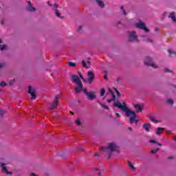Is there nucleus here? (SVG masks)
Instances as JSON below:
<instances>
[{"instance_id": "1", "label": "nucleus", "mask_w": 176, "mask_h": 176, "mask_svg": "<svg viewBox=\"0 0 176 176\" xmlns=\"http://www.w3.org/2000/svg\"><path fill=\"white\" fill-rule=\"evenodd\" d=\"M72 78L73 82L76 83L77 86L74 87V90L77 94H79L80 91H83L85 96H87L88 100L90 101H93V100H96V92L94 91H87V88L83 89V84L79 77L76 75H72Z\"/></svg>"}, {"instance_id": "2", "label": "nucleus", "mask_w": 176, "mask_h": 176, "mask_svg": "<svg viewBox=\"0 0 176 176\" xmlns=\"http://www.w3.org/2000/svg\"><path fill=\"white\" fill-rule=\"evenodd\" d=\"M116 108H118V109H120L122 112H125V116L127 118H129V122L131 124H133V123H138L139 120L136 119L137 114H135V112L130 110L129 107H127V104H126V102H122L121 103L119 101H117L113 104Z\"/></svg>"}, {"instance_id": "3", "label": "nucleus", "mask_w": 176, "mask_h": 176, "mask_svg": "<svg viewBox=\"0 0 176 176\" xmlns=\"http://www.w3.org/2000/svg\"><path fill=\"white\" fill-rule=\"evenodd\" d=\"M100 151L101 152H106L107 154V159H111L113 152H116L119 149V146L115 142H110L106 147H100Z\"/></svg>"}, {"instance_id": "4", "label": "nucleus", "mask_w": 176, "mask_h": 176, "mask_svg": "<svg viewBox=\"0 0 176 176\" xmlns=\"http://www.w3.org/2000/svg\"><path fill=\"white\" fill-rule=\"evenodd\" d=\"M144 64L148 67H152V68H157V65L153 63V60H152V58H149V56L145 58Z\"/></svg>"}, {"instance_id": "5", "label": "nucleus", "mask_w": 176, "mask_h": 176, "mask_svg": "<svg viewBox=\"0 0 176 176\" xmlns=\"http://www.w3.org/2000/svg\"><path fill=\"white\" fill-rule=\"evenodd\" d=\"M137 28H140V30H144L145 32H149V29L146 28L145 23H144L142 21H140L139 23L135 24Z\"/></svg>"}, {"instance_id": "6", "label": "nucleus", "mask_w": 176, "mask_h": 176, "mask_svg": "<svg viewBox=\"0 0 176 176\" xmlns=\"http://www.w3.org/2000/svg\"><path fill=\"white\" fill-rule=\"evenodd\" d=\"M58 100H60V97L56 96L54 102L49 108V111H53V109H56V108H57V107L58 106Z\"/></svg>"}, {"instance_id": "7", "label": "nucleus", "mask_w": 176, "mask_h": 176, "mask_svg": "<svg viewBox=\"0 0 176 176\" xmlns=\"http://www.w3.org/2000/svg\"><path fill=\"white\" fill-rule=\"evenodd\" d=\"M128 35L129 42H133L134 41H138V38H137V34H135V32H129L128 33Z\"/></svg>"}, {"instance_id": "8", "label": "nucleus", "mask_w": 176, "mask_h": 176, "mask_svg": "<svg viewBox=\"0 0 176 176\" xmlns=\"http://www.w3.org/2000/svg\"><path fill=\"white\" fill-rule=\"evenodd\" d=\"M87 75H88V83H89V85H91V83H93L94 80V73H93V72L91 71H89L87 72Z\"/></svg>"}, {"instance_id": "9", "label": "nucleus", "mask_w": 176, "mask_h": 176, "mask_svg": "<svg viewBox=\"0 0 176 176\" xmlns=\"http://www.w3.org/2000/svg\"><path fill=\"white\" fill-rule=\"evenodd\" d=\"M28 93L32 96V100H35L36 98V95L35 94V90L32 89V87H29Z\"/></svg>"}, {"instance_id": "10", "label": "nucleus", "mask_w": 176, "mask_h": 176, "mask_svg": "<svg viewBox=\"0 0 176 176\" xmlns=\"http://www.w3.org/2000/svg\"><path fill=\"white\" fill-rule=\"evenodd\" d=\"M27 10H28V12H35L36 10L35 8L32 6V3L30 1H28Z\"/></svg>"}, {"instance_id": "11", "label": "nucleus", "mask_w": 176, "mask_h": 176, "mask_svg": "<svg viewBox=\"0 0 176 176\" xmlns=\"http://www.w3.org/2000/svg\"><path fill=\"white\" fill-rule=\"evenodd\" d=\"M1 167L3 173H5L7 175H12V172L8 171V168L5 166V164L2 163Z\"/></svg>"}, {"instance_id": "12", "label": "nucleus", "mask_w": 176, "mask_h": 176, "mask_svg": "<svg viewBox=\"0 0 176 176\" xmlns=\"http://www.w3.org/2000/svg\"><path fill=\"white\" fill-rule=\"evenodd\" d=\"M143 129H144V130H146V131H149V130H151V124L149 123H145L143 124L142 126Z\"/></svg>"}, {"instance_id": "13", "label": "nucleus", "mask_w": 176, "mask_h": 176, "mask_svg": "<svg viewBox=\"0 0 176 176\" xmlns=\"http://www.w3.org/2000/svg\"><path fill=\"white\" fill-rule=\"evenodd\" d=\"M169 18L172 19L174 23H176L175 12H172L169 14Z\"/></svg>"}, {"instance_id": "14", "label": "nucleus", "mask_w": 176, "mask_h": 176, "mask_svg": "<svg viewBox=\"0 0 176 176\" xmlns=\"http://www.w3.org/2000/svg\"><path fill=\"white\" fill-rule=\"evenodd\" d=\"M134 107L136 109V112H142V108L140 104H135Z\"/></svg>"}, {"instance_id": "15", "label": "nucleus", "mask_w": 176, "mask_h": 176, "mask_svg": "<svg viewBox=\"0 0 176 176\" xmlns=\"http://www.w3.org/2000/svg\"><path fill=\"white\" fill-rule=\"evenodd\" d=\"M168 52L169 53L170 57H176V52H174L171 50H168Z\"/></svg>"}, {"instance_id": "16", "label": "nucleus", "mask_w": 176, "mask_h": 176, "mask_svg": "<svg viewBox=\"0 0 176 176\" xmlns=\"http://www.w3.org/2000/svg\"><path fill=\"white\" fill-rule=\"evenodd\" d=\"M164 130V128L158 127L157 131H156L157 135H160V134H162V131H163Z\"/></svg>"}, {"instance_id": "17", "label": "nucleus", "mask_w": 176, "mask_h": 176, "mask_svg": "<svg viewBox=\"0 0 176 176\" xmlns=\"http://www.w3.org/2000/svg\"><path fill=\"white\" fill-rule=\"evenodd\" d=\"M96 3H98L100 8H104V6H105L104 4V2H102L100 0H96Z\"/></svg>"}, {"instance_id": "18", "label": "nucleus", "mask_w": 176, "mask_h": 176, "mask_svg": "<svg viewBox=\"0 0 176 176\" xmlns=\"http://www.w3.org/2000/svg\"><path fill=\"white\" fill-rule=\"evenodd\" d=\"M55 14L57 17H58L59 19H62L61 17V14L58 12V10L55 9Z\"/></svg>"}, {"instance_id": "19", "label": "nucleus", "mask_w": 176, "mask_h": 176, "mask_svg": "<svg viewBox=\"0 0 176 176\" xmlns=\"http://www.w3.org/2000/svg\"><path fill=\"white\" fill-rule=\"evenodd\" d=\"M67 65H69V67H72V68H75V67H76V63L74 62H69Z\"/></svg>"}, {"instance_id": "20", "label": "nucleus", "mask_w": 176, "mask_h": 176, "mask_svg": "<svg viewBox=\"0 0 176 176\" xmlns=\"http://www.w3.org/2000/svg\"><path fill=\"white\" fill-rule=\"evenodd\" d=\"M128 164H129V166L131 168V170H132V171L135 170V168L134 167V165H133V164H131L130 162H129Z\"/></svg>"}, {"instance_id": "21", "label": "nucleus", "mask_w": 176, "mask_h": 176, "mask_svg": "<svg viewBox=\"0 0 176 176\" xmlns=\"http://www.w3.org/2000/svg\"><path fill=\"white\" fill-rule=\"evenodd\" d=\"M95 171H96V174H98V175H101V173H102L103 169L102 168H101V169L96 168L95 170Z\"/></svg>"}, {"instance_id": "22", "label": "nucleus", "mask_w": 176, "mask_h": 176, "mask_svg": "<svg viewBox=\"0 0 176 176\" xmlns=\"http://www.w3.org/2000/svg\"><path fill=\"white\" fill-rule=\"evenodd\" d=\"M100 106L102 107V108L103 109H107L109 110V107H108V105L105 104H100Z\"/></svg>"}, {"instance_id": "23", "label": "nucleus", "mask_w": 176, "mask_h": 176, "mask_svg": "<svg viewBox=\"0 0 176 176\" xmlns=\"http://www.w3.org/2000/svg\"><path fill=\"white\" fill-rule=\"evenodd\" d=\"M120 10L122 12V14H124V16H126V10H124V8L123 7V6H122L120 7Z\"/></svg>"}, {"instance_id": "24", "label": "nucleus", "mask_w": 176, "mask_h": 176, "mask_svg": "<svg viewBox=\"0 0 176 176\" xmlns=\"http://www.w3.org/2000/svg\"><path fill=\"white\" fill-rule=\"evenodd\" d=\"M164 72H166V74H170L173 72V71L168 68H165L164 69Z\"/></svg>"}, {"instance_id": "25", "label": "nucleus", "mask_w": 176, "mask_h": 176, "mask_svg": "<svg viewBox=\"0 0 176 176\" xmlns=\"http://www.w3.org/2000/svg\"><path fill=\"white\" fill-rule=\"evenodd\" d=\"M105 94V89L102 88L101 90H100V96L101 97H104V95Z\"/></svg>"}, {"instance_id": "26", "label": "nucleus", "mask_w": 176, "mask_h": 176, "mask_svg": "<svg viewBox=\"0 0 176 176\" xmlns=\"http://www.w3.org/2000/svg\"><path fill=\"white\" fill-rule=\"evenodd\" d=\"M115 98H116L115 94H113V98L107 100V102H112V101H115Z\"/></svg>"}, {"instance_id": "27", "label": "nucleus", "mask_w": 176, "mask_h": 176, "mask_svg": "<svg viewBox=\"0 0 176 176\" xmlns=\"http://www.w3.org/2000/svg\"><path fill=\"white\" fill-rule=\"evenodd\" d=\"M81 64H82L83 68H87V64L86 63V61L82 60Z\"/></svg>"}, {"instance_id": "28", "label": "nucleus", "mask_w": 176, "mask_h": 176, "mask_svg": "<svg viewBox=\"0 0 176 176\" xmlns=\"http://www.w3.org/2000/svg\"><path fill=\"white\" fill-rule=\"evenodd\" d=\"M76 124L77 126H80V124H82V122H80V119H77V120H76Z\"/></svg>"}, {"instance_id": "29", "label": "nucleus", "mask_w": 176, "mask_h": 176, "mask_svg": "<svg viewBox=\"0 0 176 176\" xmlns=\"http://www.w3.org/2000/svg\"><path fill=\"white\" fill-rule=\"evenodd\" d=\"M0 86L1 87H5L6 86V82H5L4 81H1L0 83Z\"/></svg>"}, {"instance_id": "30", "label": "nucleus", "mask_w": 176, "mask_h": 176, "mask_svg": "<svg viewBox=\"0 0 176 176\" xmlns=\"http://www.w3.org/2000/svg\"><path fill=\"white\" fill-rule=\"evenodd\" d=\"M5 115V111L0 109V116L2 118Z\"/></svg>"}, {"instance_id": "31", "label": "nucleus", "mask_w": 176, "mask_h": 176, "mask_svg": "<svg viewBox=\"0 0 176 176\" xmlns=\"http://www.w3.org/2000/svg\"><path fill=\"white\" fill-rule=\"evenodd\" d=\"M167 103L173 104H174V101L173 100H171V99H168L167 100Z\"/></svg>"}, {"instance_id": "32", "label": "nucleus", "mask_w": 176, "mask_h": 176, "mask_svg": "<svg viewBox=\"0 0 176 176\" xmlns=\"http://www.w3.org/2000/svg\"><path fill=\"white\" fill-rule=\"evenodd\" d=\"M79 77L80 78V79H82V80H83V82H86V80H85L83 76H82V74L79 73Z\"/></svg>"}, {"instance_id": "33", "label": "nucleus", "mask_w": 176, "mask_h": 176, "mask_svg": "<svg viewBox=\"0 0 176 176\" xmlns=\"http://www.w3.org/2000/svg\"><path fill=\"white\" fill-rule=\"evenodd\" d=\"M115 91L116 93H117L118 97H120V92H119V91L117 89H115Z\"/></svg>"}, {"instance_id": "34", "label": "nucleus", "mask_w": 176, "mask_h": 176, "mask_svg": "<svg viewBox=\"0 0 176 176\" xmlns=\"http://www.w3.org/2000/svg\"><path fill=\"white\" fill-rule=\"evenodd\" d=\"M157 151H159V148L153 149V150H151V153H156V152H157Z\"/></svg>"}, {"instance_id": "35", "label": "nucleus", "mask_w": 176, "mask_h": 176, "mask_svg": "<svg viewBox=\"0 0 176 176\" xmlns=\"http://www.w3.org/2000/svg\"><path fill=\"white\" fill-rule=\"evenodd\" d=\"M14 79L11 80L10 81V82H9V85H10V86H12V85H14Z\"/></svg>"}, {"instance_id": "36", "label": "nucleus", "mask_w": 176, "mask_h": 176, "mask_svg": "<svg viewBox=\"0 0 176 176\" xmlns=\"http://www.w3.org/2000/svg\"><path fill=\"white\" fill-rule=\"evenodd\" d=\"M5 47H6V46L0 45V50H4Z\"/></svg>"}, {"instance_id": "37", "label": "nucleus", "mask_w": 176, "mask_h": 176, "mask_svg": "<svg viewBox=\"0 0 176 176\" xmlns=\"http://www.w3.org/2000/svg\"><path fill=\"white\" fill-rule=\"evenodd\" d=\"M150 142H151V144H157V142L154 140H150Z\"/></svg>"}, {"instance_id": "38", "label": "nucleus", "mask_w": 176, "mask_h": 176, "mask_svg": "<svg viewBox=\"0 0 176 176\" xmlns=\"http://www.w3.org/2000/svg\"><path fill=\"white\" fill-rule=\"evenodd\" d=\"M150 120H152V122H156V120H155V118H153V116H151L149 118Z\"/></svg>"}, {"instance_id": "39", "label": "nucleus", "mask_w": 176, "mask_h": 176, "mask_svg": "<svg viewBox=\"0 0 176 176\" xmlns=\"http://www.w3.org/2000/svg\"><path fill=\"white\" fill-rule=\"evenodd\" d=\"M5 67V63H0V68Z\"/></svg>"}, {"instance_id": "40", "label": "nucleus", "mask_w": 176, "mask_h": 176, "mask_svg": "<svg viewBox=\"0 0 176 176\" xmlns=\"http://www.w3.org/2000/svg\"><path fill=\"white\" fill-rule=\"evenodd\" d=\"M116 116L117 118H120V113H116Z\"/></svg>"}, {"instance_id": "41", "label": "nucleus", "mask_w": 176, "mask_h": 176, "mask_svg": "<svg viewBox=\"0 0 176 176\" xmlns=\"http://www.w3.org/2000/svg\"><path fill=\"white\" fill-rule=\"evenodd\" d=\"M54 9H57L58 8V5H57V4H54Z\"/></svg>"}, {"instance_id": "42", "label": "nucleus", "mask_w": 176, "mask_h": 176, "mask_svg": "<svg viewBox=\"0 0 176 176\" xmlns=\"http://www.w3.org/2000/svg\"><path fill=\"white\" fill-rule=\"evenodd\" d=\"M122 80V78L120 77H118L117 79H116V82H120V80Z\"/></svg>"}, {"instance_id": "43", "label": "nucleus", "mask_w": 176, "mask_h": 176, "mask_svg": "<svg viewBox=\"0 0 176 176\" xmlns=\"http://www.w3.org/2000/svg\"><path fill=\"white\" fill-rule=\"evenodd\" d=\"M95 156H96V157H100V154L98 153H95Z\"/></svg>"}, {"instance_id": "44", "label": "nucleus", "mask_w": 176, "mask_h": 176, "mask_svg": "<svg viewBox=\"0 0 176 176\" xmlns=\"http://www.w3.org/2000/svg\"><path fill=\"white\" fill-rule=\"evenodd\" d=\"M104 79H108V75L104 74Z\"/></svg>"}, {"instance_id": "45", "label": "nucleus", "mask_w": 176, "mask_h": 176, "mask_svg": "<svg viewBox=\"0 0 176 176\" xmlns=\"http://www.w3.org/2000/svg\"><path fill=\"white\" fill-rule=\"evenodd\" d=\"M109 91L112 94V96H113V91H112V89H109Z\"/></svg>"}, {"instance_id": "46", "label": "nucleus", "mask_w": 176, "mask_h": 176, "mask_svg": "<svg viewBox=\"0 0 176 176\" xmlns=\"http://www.w3.org/2000/svg\"><path fill=\"white\" fill-rule=\"evenodd\" d=\"M30 175H31V176H38V175H36V174H35V173H32Z\"/></svg>"}, {"instance_id": "47", "label": "nucleus", "mask_w": 176, "mask_h": 176, "mask_svg": "<svg viewBox=\"0 0 176 176\" xmlns=\"http://www.w3.org/2000/svg\"><path fill=\"white\" fill-rule=\"evenodd\" d=\"M128 129H129V131H133V128L129 126Z\"/></svg>"}, {"instance_id": "48", "label": "nucleus", "mask_w": 176, "mask_h": 176, "mask_svg": "<svg viewBox=\"0 0 176 176\" xmlns=\"http://www.w3.org/2000/svg\"><path fill=\"white\" fill-rule=\"evenodd\" d=\"M168 159H174V157L173 156H169V157H168Z\"/></svg>"}, {"instance_id": "49", "label": "nucleus", "mask_w": 176, "mask_h": 176, "mask_svg": "<svg viewBox=\"0 0 176 176\" xmlns=\"http://www.w3.org/2000/svg\"><path fill=\"white\" fill-rule=\"evenodd\" d=\"M147 42H152V39L148 38V39H147Z\"/></svg>"}, {"instance_id": "50", "label": "nucleus", "mask_w": 176, "mask_h": 176, "mask_svg": "<svg viewBox=\"0 0 176 176\" xmlns=\"http://www.w3.org/2000/svg\"><path fill=\"white\" fill-rule=\"evenodd\" d=\"M166 133L167 134H171V131H167Z\"/></svg>"}, {"instance_id": "51", "label": "nucleus", "mask_w": 176, "mask_h": 176, "mask_svg": "<svg viewBox=\"0 0 176 176\" xmlns=\"http://www.w3.org/2000/svg\"><path fill=\"white\" fill-rule=\"evenodd\" d=\"M1 23V24H5V21L2 20Z\"/></svg>"}, {"instance_id": "52", "label": "nucleus", "mask_w": 176, "mask_h": 176, "mask_svg": "<svg viewBox=\"0 0 176 176\" xmlns=\"http://www.w3.org/2000/svg\"><path fill=\"white\" fill-rule=\"evenodd\" d=\"M78 30H82V26H79Z\"/></svg>"}, {"instance_id": "53", "label": "nucleus", "mask_w": 176, "mask_h": 176, "mask_svg": "<svg viewBox=\"0 0 176 176\" xmlns=\"http://www.w3.org/2000/svg\"><path fill=\"white\" fill-rule=\"evenodd\" d=\"M173 140L175 141V142H176V136H175L174 138H173Z\"/></svg>"}, {"instance_id": "54", "label": "nucleus", "mask_w": 176, "mask_h": 176, "mask_svg": "<svg viewBox=\"0 0 176 176\" xmlns=\"http://www.w3.org/2000/svg\"><path fill=\"white\" fill-rule=\"evenodd\" d=\"M87 63L89 64V65H90V64H91L90 61H87Z\"/></svg>"}, {"instance_id": "55", "label": "nucleus", "mask_w": 176, "mask_h": 176, "mask_svg": "<svg viewBox=\"0 0 176 176\" xmlns=\"http://www.w3.org/2000/svg\"><path fill=\"white\" fill-rule=\"evenodd\" d=\"M157 144L159 145V146H162V144L157 143Z\"/></svg>"}, {"instance_id": "56", "label": "nucleus", "mask_w": 176, "mask_h": 176, "mask_svg": "<svg viewBox=\"0 0 176 176\" xmlns=\"http://www.w3.org/2000/svg\"><path fill=\"white\" fill-rule=\"evenodd\" d=\"M118 25H119V24H122V22L118 21Z\"/></svg>"}, {"instance_id": "57", "label": "nucleus", "mask_w": 176, "mask_h": 176, "mask_svg": "<svg viewBox=\"0 0 176 176\" xmlns=\"http://www.w3.org/2000/svg\"><path fill=\"white\" fill-rule=\"evenodd\" d=\"M70 113H72V115H74V112L71 111Z\"/></svg>"}, {"instance_id": "58", "label": "nucleus", "mask_w": 176, "mask_h": 176, "mask_svg": "<svg viewBox=\"0 0 176 176\" xmlns=\"http://www.w3.org/2000/svg\"><path fill=\"white\" fill-rule=\"evenodd\" d=\"M0 43H2V41L0 40Z\"/></svg>"}]
</instances>
